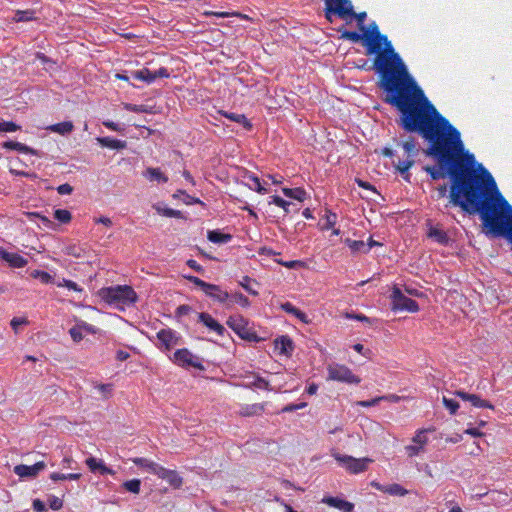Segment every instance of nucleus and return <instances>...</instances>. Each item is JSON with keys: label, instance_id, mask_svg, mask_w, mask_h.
I'll return each mask as SVG.
<instances>
[{"label": "nucleus", "instance_id": "55", "mask_svg": "<svg viewBox=\"0 0 512 512\" xmlns=\"http://www.w3.org/2000/svg\"><path fill=\"white\" fill-rule=\"evenodd\" d=\"M125 109L135 113L148 112V109L144 105L126 104Z\"/></svg>", "mask_w": 512, "mask_h": 512}, {"label": "nucleus", "instance_id": "43", "mask_svg": "<svg viewBox=\"0 0 512 512\" xmlns=\"http://www.w3.org/2000/svg\"><path fill=\"white\" fill-rule=\"evenodd\" d=\"M251 282L256 283L255 280L250 278L249 276H244L242 280L239 282L240 286L243 287L249 294L253 296H257L259 293L257 290L253 289L250 285Z\"/></svg>", "mask_w": 512, "mask_h": 512}, {"label": "nucleus", "instance_id": "49", "mask_svg": "<svg viewBox=\"0 0 512 512\" xmlns=\"http://www.w3.org/2000/svg\"><path fill=\"white\" fill-rule=\"evenodd\" d=\"M19 129H20V126L12 121L0 122V131L1 132H15Z\"/></svg>", "mask_w": 512, "mask_h": 512}, {"label": "nucleus", "instance_id": "27", "mask_svg": "<svg viewBox=\"0 0 512 512\" xmlns=\"http://www.w3.org/2000/svg\"><path fill=\"white\" fill-rule=\"evenodd\" d=\"M283 194L286 197L296 199L300 202H303L306 199L307 193L303 188H283Z\"/></svg>", "mask_w": 512, "mask_h": 512}, {"label": "nucleus", "instance_id": "59", "mask_svg": "<svg viewBox=\"0 0 512 512\" xmlns=\"http://www.w3.org/2000/svg\"><path fill=\"white\" fill-rule=\"evenodd\" d=\"M49 506L52 510L57 511L62 508L63 501L60 498L53 496L49 501Z\"/></svg>", "mask_w": 512, "mask_h": 512}, {"label": "nucleus", "instance_id": "46", "mask_svg": "<svg viewBox=\"0 0 512 512\" xmlns=\"http://www.w3.org/2000/svg\"><path fill=\"white\" fill-rule=\"evenodd\" d=\"M325 220L326 221L323 226V230L332 229L337 222V214L327 210L326 215H325Z\"/></svg>", "mask_w": 512, "mask_h": 512}, {"label": "nucleus", "instance_id": "6", "mask_svg": "<svg viewBox=\"0 0 512 512\" xmlns=\"http://www.w3.org/2000/svg\"><path fill=\"white\" fill-rule=\"evenodd\" d=\"M407 158L405 160H398L394 163L396 170L403 176L406 181H410L409 169L414 165V157L417 155V148L414 138H409L402 143Z\"/></svg>", "mask_w": 512, "mask_h": 512}, {"label": "nucleus", "instance_id": "53", "mask_svg": "<svg viewBox=\"0 0 512 512\" xmlns=\"http://www.w3.org/2000/svg\"><path fill=\"white\" fill-rule=\"evenodd\" d=\"M168 471H169V469H166L165 467H163L157 463L155 467H152L151 473L158 476V478L164 480Z\"/></svg>", "mask_w": 512, "mask_h": 512}, {"label": "nucleus", "instance_id": "9", "mask_svg": "<svg viewBox=\"0 0 512 512\" xmlns=\"http://www.w3.org/2000/svg\"><path fill=\"white\" fill-rule=\"evenodd\" d=\"M334 458L342 465L345 466V468L353 474H358L361 472H364L368 468V464L371 463L373 460L370 458H354L352 456L348 455H340L338 453L333 455Z\"/></svg>", "mask_w": 512, "mask_h": 512}, {"label": "nucleus", "instance_id": "40", "mask_svg": "<svg viewBox=\"0 0 512 512\" xmlns=\"http://www.w3.org/2000/svg\"><path fill=\"white\" fill-rule=\"evenodd\" d=\"M270 199L271 200L269 201V204L273 203L276 206L281 207L286 214L289 213V207L291 205V202L284 200L283 198H281L278 195H273L270 197Z\"/></svg>", "mask_w": 512, "mask_h": 512}, {"label": "nucleus", "instance_id": "2", "mask_svg": "<svg viewBox=\"0 0 512 512\" xmlns=\"http://www.w3.org/2000/svg\"><path fill=\"white\" fill-rule=\"evenodd\" d=\"M424 170L433 180L450 177L449 202L468 214H478L493 236H505L512 241V206L498 190L491 173L464 146Z\"/></svg>", "mask_w": 512, "mask_h": 512}, {"label": "nucleus", "instance_id": "56", "mask_svg": "<svg viewBox=\"0 0 512 512\" xmlns=\"http://www.w3.org/2000/svg\"><path fill=\"white\" fill-rule=\"evenodd\" d=\"M95 388H97L105 398H108L112 391L111 384H97Z\"/></svg>", "mask_w": 512, "mask_h": 512}, {"label": "nucleus", "instance_id": "14", "mask_svg": "<svg viewBox=\"0 0 512 512\" xmlns=\"http://www.w3.org/2000/svg\"><path fill=\"white\" fill-rule=\"evenodd\" d=\"M454 394L464 401H469L473 407L494 409V406L489 401L481 399L476 394H470L462 390H457Z\"/></svg>", "mask_w": 512, "mask_h": 512}, {"label": "nucleus", "instance_id": "32", "mask_svg": "<svg viewBox=\"0 0 512 512\" xmlns=\"http://www.w3.org/2000/svg\"><path fill=\"white\" fill-rule=\"evenodd\" d=\"M228 303H229V306H231L233 303H236L243 308H247L251 304L250 300L244 294H242L240 292L230 294V299H229Z\"/></svg>", "mask_w": 512, "mask_h": 512}, {"label": "nucleus", "instance_id": "10", "mask_svg": "<svg viewBox=\"0 0 512 512\" xmlns=\"http://www.w3.org/2000/svg\"><path fill=\"white\" fill-rule=\"evenodd\" d=\"M171 359L175 364L184 368L204 369L199 357L192 354L187 348L177 349Z\"/></svg>", "mask_w": 512, "mask_h": 512}, {"label": "nucleus", "instance_id": "18", "mask_svg": "<svg viewBox=\"0 0 512 512\" xmlns=\"http://www.w3.org/2000/svg\"><path fill=\"white\" fill-rule=\"evenodd\" d=\"M323 502L327 503L329 506L337 508L343 512H353L354 504L340 499L338 497H327L323 499Z\"/></svg>", "mask_w": 512, "mask_h": 512}, {"label": "nucleus", "instance_id": "24", "mask_svg": "<svg viewBox=\"0 0 512 512\" xmlns=\"http://www.w3.org/2000/svg\"><path fill=\"white\" fill-rule=\"evenodd\" d=\"M207 239L216 244L228 243L232 239V235L228 233H222L219 230H210L207 233Z\"/></svg>", "mask_w": 512, "mask_h": 512}, {"label": "nucleus", "instance_id": "33", "mask_svg": "<svg viewBox=\"0 0 512 512\" xmlns=\"http://www.w3.org/2000/svg\"><path fill=\"white\" fill-rule=\"evenodd\" d=\"M246 386L267 391L272 390L269 381L259 375L253 376V381H251Z\"/></svg>", "mask_w": 512, "mask_h": 512}, {"label": "nucleus", "instance_id": "8", "mask_svg": "<svg viewBox=\"0 0 512 512\" xmlns=\"http://www.w3.org/2000/svg\"><path fill=\"white\" fill-rule=\"evenodd\" d=\"M391 309L393 311H408L411 313H415L419 311L418 303L405 296L401 289L397 286H394L391 293Z\"/></svg>", "mask_w": 512, "mask_h": 512}, {"label": "nucleus", "instance_id": "23", "mask_svg": "<svg viewBox=\"0 0 512 512\" xmlns=\"http://www.w3.org/2000/svg\"><path fill=\"white\" fill-rule=\"evenodd\" d=\"M2 147L9 150H15L25 154L37 155V151L23 143L16 141H6L2 144Z\"/></svg>", "mask_w": 512, "mask_h": 512}, {"label": "nucleus", "instance_id": "52", "mask_svg": "<svg viewBox=\"0 0 512 512\" xmlns=\"http://www.w3.org/2000/svg\"><path fill=\"white\" fill-rule=\"evenodd\" d=\"M385 399H386V397H384V396L376 397L371 400L358 401L357 405L360 407H372V406H375L376 404H378L381 400H385Z\"/></svg>", "mask_w": 512, "mask_h": 512}, {"label": "nucleus", "instance_id": "60", "mask_svg": "<svg viewBox=\"0 0 512 512\" xmlns=\"http://www.w3.org/2000/svg\"><path fill=\"white\" fill-rule=\"evenodd\" d=\"M153 75H154V80H156L157 78L170 77V73H169L168 69L165 67H160L158 70L153 72Z\"/></svg>", "mask_w": 512, "mask_h": 512}, {"label": "nucleus", "instance_id": "47", "mask_svg": "<svg viewBox=\"0 0 512 512\" xmlns=\"http://www.w3.org/2000/svg\"><path fill=\"white\" fill-rule=\"evenodd\" d=\"M58 287H65L69 290H73L75 292H82L83 288L80 287L76 282L69 280V279H63L61 282L57 283Z\"/></svg>", "mask_w": 512, "mask_h": 512}, {"label": "nucleus", "instance_id": "58", "mask_svg": "<svg viewBox=\"0 0 512 512\" xmlns=\"http://www.w3.org/2000/svg\"><path fill=\"white\" fill-rule=\"evenodd\" d=\"M192 308L189 305L183 304L176 308L175 314L178 317L188 315L191 312Z\"/></svg>", "mask_w": 512, "mask_h": 512}, {"label": "nucleus", "instance_id": "7", "mask_svg": "<svg viewBox=\"0 0 512 512\" xmlns=\"http://www.w3.org/2000/svg\"><path fill=\"white\" fill-rule=\"evenodd\" d=\"M327 372L328 380L355 385L361 382V378L355 375L349 367L343 364H329L327 367Z\"/></svg>", "mask_w": 512, "mask_h": 512}, {"label": "nucleus", "instance_id": "1", "mask_svg": "<svg viewBox=\"0 0 512 512\" xmlns=\"http://www.w3.org/2000/svg\"><path fill=\"white\" fill-rule=\"evenodd\" d=\"M361 31L367 54H376L373 68L380 75L379 86L385 93L383 100L399 111V125L428 141L426 154L437 164L460 151L464 146L460 132L427 99L378 25L372 22Z\"/></svg>", "mask_w": 512, "mask_h": 512}, {"label": "nucleus", "instance_id": "35", "mask_svg": "<svg viewBox=\"0 0 512 512\" xmlns=\"http://www.w3.org/2000/svg\"><path fill=\"white\" fill-rule=\"evenodd\" d=\"M132 462L138 467L145 468L150 473L152 472V467H155L157 464L144 457H135L132 459Z\"/></svg>", "mask_w": 512, "mask_h": 512}, {"label": "nucleus", "instance_id": "64", "mask_svg": "<svg viewBox=\"0 0 512 512\" xmlns=\"http://www.w3.org/2000/svg\"><path fill=\"white\" fill-rule=\"evenodd\" d=\"M186 263L191 269L195 270L196 272L202 273L204 271L203 267L200 264H198V262L194 259H189L187 260Z\"/></svg>", "mask_w": 512, "mask_h": 512}, {"label": "nucleus", "instance_id": "13", "mask_svg": "<svg viewBox=\"0 0 512 512\" xmlns=\"http://www.w3.org/2000/svg\"><path fill=\"white\" fill-rule=\"evenodd\" d=\"M46 467L44 461L36 462L33 465H16L14 467V473L18 475L20 478H29L36 477L41 471H43Z\"/></svg>", "mask_w": 512, "mask_h": 512}, {"label": "nucleus", "instance_id": "54", "mask_svg": "<svg viewBox=\"0 0 512 512\" xmlns=\"http://www.w3.org/2000/svg\"><path fill=\"white\" fill-rule=\"evenodd\" d=\"M306 406H307L306 402H301V403H298V404H288V405H286L285 407H283L281 409V412L282 413L293 412V411H296L298 409H303Z\"/></svg>", "mask_w": 512, "mask_h": 512}, {"label": "nucleus", "instance_id": "62", "mask_svg": "<svg viewBox=\"0 0 512 512\" xmlns=\"http://www.w3.org/2000/svg\"><path fill=\"white\" fill-rule=\"evenodd\" d=\"M295 316L298 320H300L302 323L308 324L310 320L308 319V316L305 312L301 311L300 309H296V312L292 314Z\"/></svg>", "mask_w": 512, "mask_h": 512}, {"label": "nucleus", "instance_id": "34", "mask_svg": "<svg viewBox=\"0 0 512 512\" xmlns=\"http://www.w3.org/2000/svg\"><path fill=\"white\" fill-rule=\"evenodd\" d=\"M31 277H33L34 279H39L43 284L54 283L53 276L46 271L34 270L31 272Z\"/></svg>", "mask_w": 512, "mask_h": 512}, {"label": "nucleus", "instance_id": "4", "mask_svg": "<svg viewBox=\"0 0 512 512\" xmlns=\"http://www.w3.org/2000/svg\"><path fill=\"white\" fill-rule=\"evenodd\" d=\"M101 296L110 304L131 305L137 301V294L128 285H117L101 290Z\"/></svg>", "mask_w": 512, "mask_h": 512}, {"label": "nucleus", "instance_id": "38", "mask_svg": "<svg viewBox=\"0 0 512 512\" xmlns=\"http://www.w3.org/2000/svg\"><path fill=\"white\" fill-rule=\"evenodd\" d=\"M383 492L396 496H405L408 493V491L405 488L396 483L384 487Z\"/></svg>", "mask_w": 512, "mask_h": 512}, {"label": "nucleus", "instance_id": "51", "mask_svg": "<svg viewBox=\"0 0 512 512\" xmlns=\"http://www.w3.org/2000/svg\"><path fill=\"white\" fill-rule=\"evenodd\" d=\"M65 253L67 255H70V256H73L76 258H80L83 256V249L79 246L71 245V246H67L65 248Z\"/></svg>", "mask_w": 512, "mask_h": 512}, {"label": "nucleus", "instance_id": "16", "mask_svg": "<svg viewBox=\"0 0 512 512\" xmlns=\"http://www.w3.org/2000/svg\"><path fill=\"white\" fill-rule=\"evenodd\" d=\"M274 344L275 350H277L280 355L290 356L293 353L294 344L292 339L287 335L276 338Z\"/></svg>", "mask_w": 512, "mask_h": 512}, {"label": "nucleus", "instance_id": "28", "mask_svg": "<svg viewBox=\"0 0 512 512\" xmlns=\"http://www.w3.org/2000/svg\"><path fill=\"white\" fill-rule=\"evenodd\" d=\"M74 125L71 121H63L56 124H53L49 127V130L55 133H59L61 135L68 134L72 132Z\"/></svg>", "mask_w": 512, "mask_h": 512}, {"label": "nucleus", "instance_id": "15", "mask_svg": "<svg viewBox=\"0 0 512 512\" xmlns=\"http://www.w3.org/2000/svg\"><path fill=\"white\" fill-rule=\"evenodd\" d=\"M199 322L203 323L208 329L216 332L219 336H223L225 328L216 319H214L209 313L201 312L198 314Z\"/></svg>", "mask_w": 512, "mask_h": 512}, {"label": "nucleus", "instance_id": "63", "mask_svg": "<svg viewBox=\"0 0 512 512\" xmlns=\"http://www.w3.org/2000/svg\"><path fill=\"white\" fill-rule=\"evenodd\" d=\"M28 321L26 318H18V317H14L11 322H10V325L11 327L16 331L17 328L20 326V325H24V324H27Z\"/></svg>", "mask_w": 512, "mask_h": 512}, {"label": "nucleus", "instance_id": "57", "mask_svg": "<svg viewBox=\"0 0 512 512\" xmlns=\"http://www.w3.org/2000/svg\"><path fill=\"white\" fill-rule=\"evenodd\" d=\"M57 192L60 195H70L73 192V187L68 183H64L57 187Z\"/></svg>", "mask_w": 512, "mask_h": 512}, {"label": "nucleus", "instance_id": "20", "mask_svg": "<svg viewBox=\"0 0 512 512\" xmlns=\"http://www.w3.org/2000/svg\"><path fill=\"white\" fill-rule=\"evenodd\" d=\"M86 465L91 472L99 471L102 475L114 474V471L105 466L102 461H98L95 457H89L85 460Z\"/></svg>", "mask_w": 512, "mask_h": 512}, {"label": "nucleus", "instance_id": "25", "mask_svg": "<svg viewBox=\"0 0 512 512\" xmlns=\"http://www.w3.org/2000/svg\"><path fill=\"white\" fill-rule=\"evenodd\" d=\"M143 175L149 181H157L162 183L168 182V177L164 175L159 168L149 167L145 170Z\"/></svg>", "mask_w": 512, "mask_h": 512}, {"label": "nucleus", "instance_id": "31", "mask_svg": "<svg viewBox=\"0 0 512 512\" xmlns=\"http://www.w3.org/2000/svg\"><path fill=\"white\" fill-rule=\"evenodd\" d=\"M164 480L167 481L170 486L176 489L180 488L183 484L182 477L175 470L169 469Z\"/></svg>", "mask_w": 512, "mask_h": 512}, {"label": "nucleus", "instance_id": "22", "mask_svg": "<svg viewBox=\"0 0 512 512\" xmlns=\"http://www.w3.org/2000/svg\"><path fill=\"white\" fill-rule=\"evenodd\" d=\"M3 260L6 261L11 267L23 268L27 265L28 260L17 253L6 252L3 254Z\"/></svg>", "mask_w": 512, "mask_h": 512}, {"label": "nucleus", "instance_id": "29", "mask_svg": "<svg viewBox=\"0 0 512 512\" xmlns=\"http://www.w3.org/2000/svg\"><path fill=\"white\" fill-rule=\"evenodd\" d=\"M132 77L136 80L146 82L147 84H151L155 81L153 72L148 68L132 72Z\"/></svg>", "mask_w": 512, "mask_h": 512}, {"label": "nucleus", "instance_id": "61", "mask_svg": "<svg viewBox=\"0 0 512 512\" xmlns=\"http://www.w3.org/2000/svg\"><path fill=\"white\" fill-rule=\"evenodd\" d=\"M241 339L247 340V341H250V342H258V341H260V339L257 336L256 332L251 331L250 329L244 335H242Z\"/></svg>", "mask_w": 512, "mask_h": 512}, {"label": "nucleus", "instance_id": "41", "mask_svg": "<svg viewBox=\"0 0 512 512\" xmlns=\"http://www.w3.org/2000/svg\"><path fill=\"white\" fill-rule=\"evenodd\" d=\"M246 179H248L249 181H251L253 183V186H250L251 189L255 190L256 192H258L260 194H264L267 192L266 188H264L261 185L260 179L257 176H255L254 174H248L246 176Z\"/></svg>", "mask_w": 512, "mask_h": 512}, {"label": "nucleus", "instance_id": "42", "mask_svg": "<svg viewBox=\"0 0 512 512\" xmlns=\"http://www.w3.org/2000/svg\"><path fill=\"white\" fill-rule=\"evenodd\" d=\"M345 243L353 252H359V251L365 252L366 243L362 240H351V239L347 238L345 240Z\"/></svg>", "mask_w": 512, "mask_h": 512}, {"label": "nucleus", "instance_id": "17", "mask_svg": "<svg viewBox=\"0 0 512 512\" xmlns=\"http://www.w3.org/2000/svg\"><path fill=\"white\" fill-rule=\"evenodd\" d=\"M226 323L240 338L249 330L247 322L242 316H231Z\"/></svg>", "mask_w": 512, "mask_h": 512}, {"label": "nucleus", "instance_id": "45", "mask_svg": "<svg viewBox=\"0 0 512 512\" xmlns=\"http://www.w3.org/2000/svg\"><path fill=\"white\" fill-rule=\"evenodd\" d=\"M442 403L445 406V408L449 410L451 415L456 414V412L459 408V403L456 400L450 399V398H447L444 396L442 398Z\"/></svg>", "mask_w": 512, "mask_h": 512}, {"label": "nucleus", "instance_id": "37", "mask_svg": "<svg viewBox=\"0 0 512 512\" xmlns=\"http://www.w3.org/2000/svg\"><path fill=\"white\" fill-rule=\"evenodd\" d=\"M14 21L15 22H27L35 19L34 17V11L32 10H18L16 11L14 15Z\"/></svg>", "mask_w": 512, "mask_h": 512}, {"label": "nucleus", "instance_id": "5", "mask_svg": "<svg viewBox=\"0 0 512 512\" xmlns=\"http://www.w3.org/2000/svg\"><path fill=\"white\" fill-rule=\"evenodd\" d=\"M185 278L190 283L199 287L206 294V296L210 297L215 302L226 304L227 307H229L228 301L230 299V294L227 291L222 290L220 286L207 283L202 279L192 275L185 276Z\"/></svg>", "mask_w": 512, "mask_h": 512}, {"label": "nucleus", "instance_id": "44", "mask_svg": "<svg viewBox=\"0 0 512 512\" xmlns=\"http://www.w3.org/2000/svg\"><path fill=\"white\" fill-rule=\"evenodd\" d=\"M54 218L61 223H68L71 220L72 215L70 211L66 209H57L54 212Z\"/></svg>", "mask_w": 512, "mask_h": 512}, {"label": "nucleus", "instance_id": "21", "mask_svg": "<svg viewBox=\"0 0 512 512\" xmlns=\"http://www.w3.org/2000/svg\"><path fill=\"white\" fill-rule=\"evenodd\" d=\"M97 142L102 146L114 150H122L126 148L127 143L123 140L114 139L111 137H98Z\"/></svg>", "mask_w": 512, "mask_h": 512}, {"label": "nucleus", "instance_id": "30", "mask_svg": "<svg viewBox=\"0 0 512 512\" xmlns=\"http://www.w3.org/2000/svg\"><path fill=\"white\" fill-rule=\"evenodd\" d=\"M264 411L263 404H252L241 407L240 414L242 416L259 415Z\"/></svg>", "mask_w": 512, "mask_h": 512}, {"label": "nucleus", "instance_id": "19", "mask_svg": "<svg viewBox=\"0 0 512 512\" xmlns=\"http://www.w3.org/2000/svg\"><path fill=\"white\" fill-rule=\"evenodd\" d=\"M219 113L230 121L241 124L247 131H250L253 127L250 120L244 114L227 112L223 110H220Z\"/></svg>", "mask_w": 512, "mask_h": 512}, {"label": "nucleus", "instance_id": "50", "mask_svg": "<svg viewBox=\"0 0 512 512\" xmlns=\"http://www.w3.org/2000/svg\"><path fill=\"white\" fill-rule=\"evenodd\" d=\"M342 38L356 43L359 41H363V34L361 35L360 33L356 32V31L346 30L342 33Z\"/></svg>", "mask_w": 512, "mask_h": 512}, {"label": "nucleus", "instance_id": "3", "mask_svg": "<svg viewBox=\"0 0 512 512\" xmlns=\"http://www.w3.org/2000/svg\"><path fill=\"white\" fill-rule=\"evenodd\" d=\"M325 5V17L329 22H332V14L342 19L351 16L357 20L360 30L365 29L366 12L355 13L350 0H325Z\"/></svg>", "mask_w": 512, "mask_h": 512}, {"label": "nucleus", "instance_id": "11", "mask_svg": "<svg viewBox=\"0 0 512 512\" xmlns=\"http://www.w3.org/2000/svg\"><path fill=\"white\" fill-rule=\"evenodd\" d=\"M156 336L160 343L159 348L163 351H170L180 340V335L171 328L159 330Z\"/></svg>", "mask_w": 512, "mask_h": 512}, {"label": "nucleus", "instance_id": "36", "mask_svg": "<svg viewBox=\"0 0 512 512\" xmlns=\"http://www.w3.org/2000/svg\"><path fill=\"white\" fill-rule=\"evenodd\" d=\"M122 486L128 492H131L133 494H139L140 488H141V481L139 479H131V480L125 481L122 484Z\"/></svg>", "mask_w": 512, "mask_h": 512}, {"label": "nucleus", "instance_id": "26", "mask_svg": "<svg viewBox=\"0 0 512 512\" xmlns=\"http://www.w3.org/2000/svg\"><path fill=\"white\" fill-rule=\"evenodd\" d=\"M428 236L430 238H433L439 244L445 245L449 242V237L447 233L438 227H430Z\"/></svg>", "mask_w": 512, "mask_h": 512}, {"label": "nucleus", "instance_id": "12", "mask_svg": "<svg viewBox=\"0 0 512 512\" xmlns=\"http://www.w3.org/2000/svg\"><path fill=\"white\" fill-rule=\"evenodd\" d=\"M427 432L428 430L426 429L418 430L412 438L413 444L405 447L406 453L409 457L417 456L424 450L425 445L428 443V438L426 436Z\"/></svg>", "mask_w": 512, "mask_h": 512}, {"label": "nucleus", "instance_id": "39", "mask_svg": "<svg viewBox=\"0 0 512 512\" xmlns=\"http://www.w3.org/2000/svg\"><path fill=\"white\" fill-rule=\"evenodd\" d=\"M81 477V474L80 473H68V474H64V473H58V472H53L51 475H50V478L51 480L53 481H60V480H78L79 478Z\"/></svg>", "mask_w": 512, "mask_h": 512}, {"label": "nucleus", "instance_id": "48", "mask_svg": "<svg viewBox=\"0 0 512 512\" xmlns=\"http://www.w3.org/2000/svg\"><path fill=\"white\" fill-rule=\"evenodd\" d=\"M158 213L171 218H183L182 212L180 210H175L172 208H163V209H157Z\"/></svg>", "mask_w": 512, "mask_h": 512}]
</instances>
